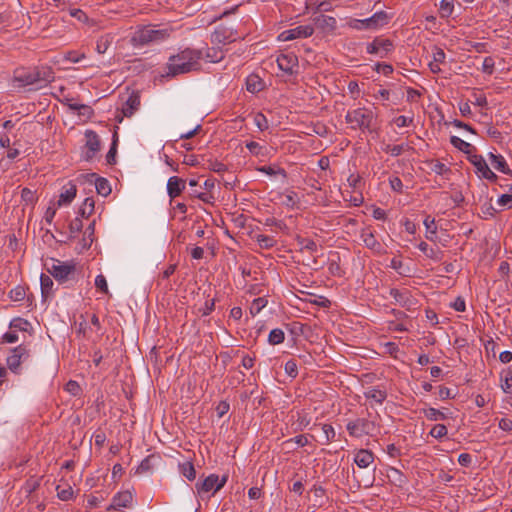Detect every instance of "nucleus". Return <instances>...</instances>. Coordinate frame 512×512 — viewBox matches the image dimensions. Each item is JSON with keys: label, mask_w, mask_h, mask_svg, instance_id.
<instances>
[{"label": "nucleus", "mask_w": 512, "mask_h": 512, "mask_svg": "<svg viewBox=\"0 0 512 512\" xmlns=\"http://www.w3.org/2000/svg\"><path fill=\"white\" fill-rule=\"evenodd\" d=\"M11 327L17 328L21 331H26L28 327L30 326V323L22 318H15L10 323Z\"/></svg>", "instance_id": "nucleus-61"}, {"label": "nucleus", "mask_w": 512, "mask_h": 512, "mask_svg": "<svg viewBox=\"0 0 512 512\" xmlns=\"http://www.w3.org/2000/svg\"><path fill=\"white\" fill-rule=\"evenodd\" d=\"M258 171L262 172V173H265L269 176H273V175H276V174H279L281 175L283 178H286L287 174H286V171L282 168H275V167H272V166H262L260 168H258Z\"/></svg>", "instance_id": "nucleus-51"}, {"label": "nucleus", "mask_w": 512, "mask_h": 512, "mask_svg": "<svg viewBox=\"0 0 512 512\" xmlns=\"http://www.w3.org/2000/svg\"><path fill=\"white\" fill-rule=\"evenodd\" d=\"M265 83L257 74H250L246 78V89L250 93H258L264 89Z\"/></svg>", "instance_id": "nucleus-26"}, {"label": "nucleus", "mask_w": 512, "mask_h": 512, "mask_svg": "<svg viewBox=\"0 0 512 512\" xmlns=\"http://www.w3.org/2000/svg\"><path fill=\"white\" fill-rule=\"evenodd\" d=\"M386 153H389L391 156H399L402 154L403 150H404V146L403 145H390V144H387L385 146V148L383 149Z\"/></svg>", "instance_id": "nucleus-60"}, {"label": "nucleus", "mask_w": 512, "mask_h": 512, "mask_svg": "<svg viewBox=\"0 0 512 512\" xmlns=\"http://www.w3.org/2000/svg\"><path fill=\"white\" fill-rule=\"evenodd\" d=\"M267 305V300L262 298V297H258L256 299L253 300L251 306H250V313L252 316H255L257 315L258 313H260V311Z\"/></svg>", "instance_id": "nucleus-49"}, {"label": "nucleus", "mask_w": 512, "mask_h": 512, "mask_svg": "<svg viewBox=\"0 0 512 512\" xmlns=\"http://www.w3.org/2000/svg\"><path fill=\"white\" fill-rule=\"evenodd\" d=\"M423 223L426 228L425 237L430 241H434L436 238V233H437V226L435 223V219L432 218L431 216H426Z\"/></svg>", "instance_id": "nucleus-37"}, {"label": "nucleus", "mask_w": 512, "mask_h": 512, "mask_svg": "<svg viewBox=\"0 0 512 512\" xmlns=\"http://www.w3.org/2000/svg\"><path fill=\"white\" fill-rule=\"evenodd\" d=\"M26 296V290L23 286H16L9 292V297L12 301L19 302L22 301Z\"/></svg>", "instance_id": "nucleus-50"}, {"label": "nucleus", "mask_w": 512, "mask_h": 512, "mask_svg": "<svg viewBox=\"0 0 512 512\" xmlns=\"http://www.w3.org/2000/svg\"><path fill=\"white\" fill-rule=\"evenodd\" d=\"M246 148L254 156H265L266 147L260 145L258 142L250 141L246 143Z\"/></svg>", "instance_id": "nucleus-45"}, {"label": "nucleus", "mask_w": 512, "mask_h": 512, "mask_svg": "<svg viewBox=\"0 0 512 512\" xmlns=\"http://www.w3.org/2000/svg\"><path fill=\"white\" fill-rule=\"evenodd\" d=\"M253 122L260 131H265L269 128L268 120L266 116L261 112H257L253 116Z\"/></svg>", "instance_id": "nucleus-47"}, {"label": "nucleus", "mask_w": 512, "mask_h": 512, "mask_svg": "<svg viewBox=\"0 0 512 512\" xmlns=\"http://www.w3.org/2000/svg\"><path fill=\"white\" fill-rule=\"evenodd\" d=\"M373 428L374 423L365 418H357L353 421H349L346 425L349 435L355 438L369 435Z\"/></svg>", "instance_id": "nucleus-8"}, {"label": "nucleus", "mask_w": 512, "mask_h": 512, "mask_svg": "<svg viewBox=\"0 0 512 512\" xmlns=\"http://www.w3.org/2000/svg\"><path fill=\"white\" fill-rule=\"evenodd\" d=\"M95 188L97 193L104 197L108 196L111 193L110 183L106 178L103 177L95 178Z\"/></svg>", "instance_id": "nucleus-36"}, {"label": "nucleus", "mask_w": 512, "mask_h": 512, "mask_svg": "<svg viewBox=\"0 0 512 512\" xmlns=\"http://www.w3.org/2000/svg\"><path fill=\"white\" fill-rule=\"evenodd\" d=\"M314 29H320L321 31L327 33L333 31L337 26V21L334 17L319 14L312 19Z\"/></svg>", "instance_id": "nucleus-19"}, {"label": "nucleus", "mask_w": 512, "mask_h": 512, "mask_svg": "<svg viewBox=\"0 0 512 512\" xmlns=\"http://www.w3.org/2000/svg\"><path fill=\"white\" fill-rule=\"evenodd\" d=\"M432 56H433L432 61L439 63V64L444 63L445 58H446V54H445L444 50L441 48H438V47H434Z\"/></svg>", "instance_id": "nucleus-63"}, {"label": "nucleus", "mask_w": 512, "mask_h": 512, "mask_svg": "<svg viewBox=\"0 0 512 512\" xmlns=\"http://www.w3.org/2000/svg\"><path fill=\"white\" fill-rule=\"evenodd\" d=\"M186 187V182L178 176H172L167 181V194L170 199L178 197Z\"/></svg>", "instance_id": "nucleus-22"}, {"label": "nucleus", "mask_w": 512, "mask_h": 512, "mask_svg": "<svg viewBox=\"0 0 512 512\" xmlns=\"http://www.w3.org/2000/svg\"><path fill=\"white\" fill-rule=\"evenodd\" d=\"M389 294L395 302L402 307L410 308L414 305V299L412 298L410 291L407 289L399 290L392 288L390 289Z\"/></svg>", "instance_id": "nucleus-21"}, {"label": "nucleus", "mask_w": 512, "mask_h": 512, "mask_svg": "<svg viewBox=\"0 0 512 512\" xmlns=\"http://www.w3.org/2000/svg\"><path fill=\"white\" fill-rule=\"evenodd\" d=\"M224 58V52L218 47H209L203 53V58L210 63H218Z\"/></svg>", "instance_id": "nucleus-31"}, {"label": "nucleus", "mask_w": 512, "mask_h": 512, "mask_svg": "<svg viewBox=\"0 0 512 512\" xmlns=\"http://www.w3.org/2000/svg\"><path fill=\"white\" fill-rule=\"evenodd\" d=\"M284 370L288 376L295 378L298 374V366H297L296 361L288 360L285 363Z\"/></svg>", "instance_id": "nucleus-54"}, {"label": "nucleus", "mask_w": 512, "mask_h": 512, "mask_svg": "<svg viewBox=\"0 0 512 512\" xmlns=\"http://www.w3.org/2000/svg\"><path fill=\"white\" fill-rule=\"evenodd\" d=\"M169 36L168 29H156L154 26H147L137 30L133 37L134 45H146L152 42H160Z\"/></svg>", "instance_id": "nucleus-4"}, {"label": "nucleus", "mask_w": 512, "mask_h": 512, "mask_svg": "<svg viewBox=\"0 0 512 512\" xmlns=\"http://www.w3.org/2000/svg\"><path fill=\"white\" fill-rule=\"evenodd\" d=\"M83 227L81 217L74 218L69 224V231L71 237H74L77 233L81 231Z\"/></svg>", "instance_id": "nucleus-56"}, {"label": "nucleus", "mask_w": 512, "mask_h": 512, "mask_svg": "<svg viewBox=\"0 0 512 512\" xmlns=\"http://www.w3.org/2000/svg\"><path fill=\"white\" fill-rule=\"evenodd\" d=\"M360 238L365 247L373 251L375 254H383L385 252L384 247L376 239L374 232L370 227H364L361 229Z\"/></svg>", "instance_id": "nucleus-15"}, {"label": "nucleus", "mask_w": 512, "mask_h": 512, "mask_svg": "<svg viewBox=\"0 0 512 512\" xmlns=\"http://www.w3.org/2000/svg\"><path fill=\"white\" fill-rule=\"evenodd\" d=\"M298 202L297 194L293 191L289 192L285 195V198L283 200V204L288 207H294Z\"/></svg>", "instance_id": "nucleus-64"}, {"label": "nucleus", "mask_w": 512, "mask_h": 512, "mask_svg": "<svg viewBox=\"0 0 512 512\" xmlns=\"http://www.w3.org/2000/svg\"><path fill=\"white\" fill-rule=\"evenodd\" d=\"M140 107V96L136 92H132L125 102L122 104L121 113L122 116L116 115V120L121 122L123 117H131Z\"/></svg>", "instance_id": "nucleus-16"}, {"label": "nucleus", "mask_w": 512, "mask_h": 512, "mask_svg": "<svg viewBox=\"0 0 512 512\" xmlns=\"http://www.w3.org/2000/svg\"><path fill=\"white\" fill-rule=\"evenodd\" d=\"M112 38L109 35L101 36L96 43V50L99 54H104L109 48Z\"/></svg>", "instance_id": "nucleus-48"}, {"label": "nucleus", "mask_w": 512, "mask_h": 512, "mask_svg": "<svg viewBox=\"0 0 512 512\" xmlns=\"http://www.w3.org/2000/svg\"><path fill=\"white\" fill-rule=\"evenodd\" d=\"M14 88H24L26 86H35L37 88L34 69H17L12 78Z\"/></svg>", "instance_id": "nucleus-9"}, {"label": "nucleus", "mask_w": 512, "mask_h": 512, "mask_svg": "<svg viewBox=\"0 0 512 512\" xmlns=\"http://www.w3.org/2000/svg\"><path fill=\"white\" fill-rule=\"evenodd\" d=\"M95 286L105 294L109 293L107 280L104 275L99 274L95 278Z\"/></svg>", "instance_id": "nucleus-57"}, {"label": "nucleus", "mask_w": 512, "mask_h": 512, "mask_svg": "<svg viewBox=\"0 0 512 512\" xmlns=\"http://www.w3.org/2000/svg\"><path fill=\"white\" fill-rule=\"evenodd\" d=\"M455 0H441L439 5V13L441 18H448L453 14Z\"/></svg>", "instance_id": "nucleus-41"}, {"label": "nucleus", "mask_w": 512, "mask_h": 512, "mask_svg": "<svg viewBox=\"0 0 512 512\" xmlns=\"http://www.w3.org/2000/svg\"><path fill=\"white\" fill-rule=\"evenodd\" d=\"M202 58V50L185 48L177 54L169 57L166 64V72L163 76L174 77L180 74L200 70Z\"/></svg>", "instance_id": "nucleus-1"}, {"label": "nucleus", "mask_w": 512, "mask_h": 512, "mask_svg": "<svg viewBox=\"0 0 512 512\" xmlns=\"http://www.w3.org/2000/svg\"><path fill=\"white\" fill-rule=\"evenodd\" d=\"M497 204L501 207H508V208H512V193H510L508 191V193L506 194H502L498 199H497Z\"/></svg>", "instance_id": "nucleus-59"}, {"label": "nucleus", "mask_w": 512, "mask_h": 512, "mask_svg": "<svg viewBox=\"0 0 512 512\" xmlns=\"http://www.w3.org/2000/svg\"><path fill=\"white\" fill-rule=\"evenodd\" d=\"M240 36L232 28L226 25H219L211 36V41L214 44H227L236 41Z\"/></svg>", "instance_id": "nucleus-11"}, {"label": "nucleus", "mask_w": 512, "mask_h": 512, "mask_svg": "<svg viewBox=\"0 0 512 512\" xmlns=\"http://www.w3.org/2000/svg\"><path fill=\"white\" fill-rule=\"evenodd\" d=\"M377 114L371 108L358 107L349 110L345 116L346 122L351 129L361 130L363 132H372L376 123Z\"/></svg>", "instance_id": "nucleus-2"}, {"label": "nucleus", "mask_w": 512, "mask_h": 512, "mask_svg": "<svg viewBox=\"0 0 512 512\" xmlns=\"http://www.w3.org/2000/svg\"><path fill=\"white\" fill-rule=\"evenodd\" d=\"M314 26L312 24L300 25L292 29L281 32L278 36L280 41H291L294 39H303L312 36Z\"/></svg>", "instance_id": "nucleus-10"}, {"label": "nucleus", "mask_w": 512, "mask_h": 512, "mask_svg": "<svg viewBox=\"0 0 512 512\" xmlns=\"http://www.w3.org/2000/svg\"><path fill=\"white\" fill-rule=\"evenodd\" d=\"M179 472L188 480H194L196 476L194 465L191 461L185 460L178 464Z\"/></svg>", "instance_id": "nucleus-35"}, {"label": "nucleus", "mask_w": 512, "mask_h": 512, "mask_svg": "<svg viewBox=\"0 0 512 512\" xmlns=\"http://www.w3.org/2000/svg\"><path fill=\"white\" fill-rule=\"evenodd\" d=\"M29 357V352L25 346L19 345L15 347L11 354L7 357L6 363L8 368L14 372L18 373V369L23 361H25Z\"/></svg>", "instance_id": "nucleus-13"}, {"label": "nucleus", "mask_w": 512, "mask_h": 512, "mask_svg": "<svg viewBox=\"0 0 512 512\" xmlns=\"http://www.w3.org/2000/svg\"><path fill=\"white\" fill-rule=\"evenodd\" d=\"M374 460L373 454L368 450H360L355 455L354 461L360 468H367Z\"/></svg>", "instance_id": "nucleus-30"}, {"label": "nucleus", "mask_w": 512, "mask_h": 512, "mask_svg": "<svg viewBox=\"0 0 512 512\" xmlns=\"http://www.w3.org/2000/svg\"><path fill=\"white\" fill-rule=\"evenodd\" d=\"M500 387L504 393H512V369L510 367L500 373Z\"/></svg>", "instance_id": "nucleus-28"}, {"label": "nucleus", "mask_w": 512, "mask_h": 512, "mask_svg": "<svg viewBox=\"0 0 512 512\" xmlns=\"http://www.w3.org/2000/svg\"><path fill=\"white\" fill-rule=\"evenodd\" d=\"M256 241L263 249H270L276 244V240L268 235L259 234L256 236Z\"/></svg>", "instance_id": "nucleus-46"}, {"label": "nucleus", "mask_w": 512, "mask_h": 512, "mask_svg": "<svg viewBox=\"0 0 512 512\" xmlns=\"http://www.w3.org/2000/svg\"><path fill=\"white\" fill-rule=\"evenodd\" d=\"M21 199L26 204H34L36 201L35 192L29 188H23L21 191Z\"/></svg>", "instance_id": "nucleus-55"}, {"label": "nucleus", "mask_w": 512, "mask_h": 512, "mask_svg": "<svg viewBox=\"0 0 512 512\" xmlns=\"http://www.w3.org/2000/svg\"><path fill=\"white\" fill-rule=\"evenodd\" d=\"M322 429V437L321 444L326 445L332 442L335 439L336 432L332 425L330 424H321Z\"/></svg>", "instance_id": "nucleus-38"}, {"label": "nucleus", "mask_w": 512, "mask_h": 512, "mask_svg": "<svg viewBox=\"0 0 512 512\" xmlns=\"http://www.w3.org/2000/svg\"><path fill=\"white\" fill-rule=\"evenodd\" d=\"M162 463V458L158 454H151L144 458L136 469L138 475L149 476L157 470Z\"/></svg>", "instance_id": "nucleus-14"}, {"label": "nucleus", "mask_w": 512, "mask_h": 512, "mask_svg": "<svg viewBox=\"0 0 512 512\" xmlns=\"http://www.w3.org/2000/svg\"><path fill=\"white\" fill-rule=\"evenodd\" d=\"M285 339L284 331L280 328H275L270 331L268 335V342L271 345L281 344Z\"/></svg>", "instance_id": "nucleus-44"}, {"label": "nucleus", "mask_w": 512, "mask_h": 512, "mask_svg": "<svg viewBox=\"0 0 512 512\" xmlns=\"http://www.w3.org/2000/svg\"><path fill=\"white\" fill-rule=\"evenodd\" d=\"M297 242L301 251L305 250L309 251L310 253H315L318 250V245L312 239L298 237Z\"/></svg>", "instance_id": "nucleus-43"}, {"label": "nucleus", "mask_w": 512, "mask_h": 512, "mask_svg": "<svg viewBox=\"0 0 512 512\" xmlns=\"http://www.w3.org/2000/svg\"><path fill=\"white\" fill-rule=\"evenodd\" d=\"M364 396L371 403L382 404L387 398L385 390L379 388H369L364 392Z\"/></svg>", "instance_id": "nucleus-25"}, {"label": "nucleus", "mask_w": 512, "mask_h": 512, "mask_svg": "<svg viewBox=\"0 0 512 512\" xmlns=\"http://www.w3.org/2000/svg\"><path fill=\"white\" fill-rule=\"evenodd\" d=\"M393 49V42L381 37H376L372 42L366 45V51L368 54H374L380 58L387 57Z\"/></svg>", "instance_id": "nucleus-7"}, {"label": "nucleus", "mask_w": 512, "mask_h": 512, "mask_svg": "<svg viewBox=\"0 0 512 512\" xmlns=\"http://www.w3.org/2000/svg\"><path fill=\"white\" fill-rule=\"evenodd\" d=\"M292 419L293 431H303L311 423V417L305 410L297 411L295 415H292Z\"/></svg>", "instance_id": "nucleus-23"}, {"label": "nucleus", "mask_w": 512, "mask_h": 512, "mask_svg": "<svg viewBox=\"0 0 512 512\" xmlns=\"http://www.w3.org/2000/svg\"><path fill=\"white\" fill-rule=\"evenodd\" d=\"M495 61L491 56H487L484 58L482 63V72L488 75H492L494 72Z\"/></svg>", "instance_id": "nucleus-53"}, {"label": "nucleus", "mask_w": 512, "mask_h": 512, "mask_svg": "<svg viewBox=\"0 0 512 512\" xmlns=\"http://www.w3.org/2000/svg\"><path fill=\"white\" fill-rule=\"evenodd\" d=\"M450 142L455 148L464 152L468 156H470L471 154H473L476 151V148L473 145L462 140L461 138H459L457 136H451Z\"/></svg>", "instance_id": "nucleus-33"}, {"label": "nucleus", "mask_w": 512, "mask_h": 512, "mask_svg": "<svg viewBox=\"0 0 512 512\" xmlns=\"http://www.w3.org/2000/svg\"><path fill=\"white\" fill-rule=\"evenodd\" d=\"M53 280L49 275L41 274L40 276V288L41 294L44 301H46L51 295L53 290Z\"/></svg>", "instance_id": "nucleus-29"}, {"label": "nucleus", "mask_w": 512, "mask_h": 512, "mask_svg": "<svg viewBox=\"0 0 512 512\" xmlns=\"http://www.w3.org/2000/svg\"><path fill=\"white\" fill-rule=\"evenodd\" d=\"M134 490H124L115 494L112 498L111 507L117 511L121 508H131L133 506Z\"/></svg>", "instance_id": "nucleus-18"}, {"label": "nucleus", "mask_w": 512, "mask_h": 512, "mask_svg": "<svg viewBox=\"0 0 512 512\" xmlns=\"http://www.w3.org/2000/svg\"><path fill=\"white\" fill-rule=\"evenodd\" d=\"M45 269L58 282L64 283L73 278L76 265L72 261H60L58 259L51 258L45 263Z\"/></svg>", "instance_id": "nucleus-3"}, {"label": "nucleus", "mask_w": 512, "mask_h": 512, "mask_svg": "<svg viewBox=\"0 0 512 512\" xmlns=\"http://www.w3.org/2000/svg\"><path fill=\"white\" fill-rule=\"evenodd\" d=\"M55 490L58 498L62 501L71 500L74 496V490L70 485V482H60L56 485Z\"/></svg>", "instance_id": "nucleus-27"}, {"label": "nucleus", "mask_w": 512, "mask_h": 512, "mask_svg": "<svg viewBox=\"0 0 512 512\" xmlns=\"http://www.w3.org/2000/svg\"><path fill=\"white\" fill-rule=\"evenodd\" d=\"M389 21V16L387 13L380 11L374 13L371 17H369V22L371 24V30L379 29L386 25Z\"/></svg>", "instance_id": "nucleus-34"}, {"label": "nucleus", "mask_w": 512, "mask_h": 512, "mask_svg": "<svg viewBox=\"0 0 512 512\" xmlns=\"http://www.w3.org/2000/svg\"><path fill=\"white\" fill-rule=\"evenodd\" d=\"M76 196V187L74 185H70L68 188H65L59 195V199L57 201V206L61 207L64 205L70 204Z\"/></svg>", "instance_id": "nucleus-32"}, {"label": "nucleus", "mask_w": 512, "mask_h": 512, "mask_svg": "<svg viewBox=\"0 0 512 512\" xmlns=\"http://www.w3.org/2000/svg\"><path fill=\"white\" fill-rule=\"evenodd\" d=\"M425 417L431 421L445 420L447 419V414L444 411L438 410L436 408H427L423 411Z\"/></svg>", "instance_id": "nucleus-42"}, {"label": "nucleus", "mask_w": 512, "mask_h": 512, "mask_svg": "<svg viewBox=\"0 0 512 512\" xmlns=\"http://www.w3.org/2000/svg\"><path fill=\"white\" fill-rule=\"evenodd\" d=\"M85 145L82 149V158L86 161H90L101 149V141L98 134L93 130L85 131Z\"/></svg>", "instance_id": "nucleus-5"}, {"label": "nucleus", "mask_w": 512, "mask_h": 512, "mask_svg": "<svg viewBox=\"0 0 512 512\" xmlns=\"http://www.w3.org/2000/svg\"><path fill=\"white\" fill-rule=\"evenodd\" d=\"M430 435L440 439L447 435V427L444 424H436L430 430Z\"/></svg>", "instance_id": "nucleus-52"}, {"label": "nucleus", "mask_w": 512, "mask_h": 512, "mask_svg": "<svg viewBox=\"0 0 512 512\" xmlns=\"http://www.w3.org/2000/svg\"><path fill=\"white\" fill-rule=\"evenodd\" d=\"M226 482H197L193 493L202 500H209L216 492L221 490Z\"/></svg>", "instance_id": "nucleus-12"}, {"label": "nucleus", "mask_w": 512, "mask_h": 512, "mask_svg": "<svg viewBox=\"0 0 512 512\" xmlns=\"http://www.w3.org/2000/svg\"><path fill=\"white\" fill-rule=\"evenodd\" d=\"M488 158L494 169L506 175H512V170L509 168L505 158L501 154H494L490 152L488 154Z\"/></svg>", "instance_id": "nucleus-24"}, {"label": "nucleus", "mask_w": 512, "mask_h": 512, "mask_svg": "<svg viewBox=\"0 0 512 512\" xmlns=\"http://www.w3.org/2000/svg\"><path fill=\"white\" fill-rule=\"evenodd\" d=\"M94 207H95V202H94L93 198L87 197L83 201L81 207L79 208V211H78L79 216L81 218L89 217L93 213Z\"/></svg>", "instance_id": "nucleus-40"}, {"label": "nucleus", "mask_w": 512, "mask_h": 512, "mask_svg": "<svg viewBox=\"0 0 512 512\" xmlns=\"http://www.w3.org/2000/svg\"><path fill=\"white\" fill-rule=\"evenodd\" d=\"M291 443H295L298 447H304L308 444V438L305 435H298L284 442L285 445H290Z\"/></svg>", "instance_id": "nucleus-58"}, {"label": "nucleus", "mask_w": 512, "mask_h": 512, "mask_svg": "<svg viewBox=\"0 0 512 512\" xmlns=\"http://www.w3.org/2000/svg\"><path fill=\"white\" fill-rule=\"evenodd\" d=\"M468 160L475 167V172L479 178H484L491 182H495L497 180V175L489 168L486 160L482 155L476 154L474 152L468 156Z\"/></svg>", "instance_id": "nucleus-6"}, {"label": "nucleus", "mask_w": 512, "mask_h": 512, "mask_svg": "<svg viewBox=\"0 0 512 512\" xmlns=\"http://www.w3.org/2000/svg\"><path fill=\"white\" fill-rule=\"evenodd\" d=\"M276 62L278 68L288 75H292L298 67V57L294 53L280 54Z\"/></svg>", "instance_id": "nucleus-17"}, {"label": "nucleus", "mask_w": 512, "mask_h": 512, "mask_svg": "<svg viewBox=\"0 0 512 512\" xmlns=\"http://www.w3.org/2000/svg\"><path fill=\"white\" fill-rule=\"evenodd\" d=\"M37 89H41L47 86L50 82L54 80V72L51 67L41 66L34 68Z\"/></svg>", "instance_id": "nucleus-20"}, {"label": "nucleus", "mask_w": 512, "mask_h": 512, "mask_svg": "<svg viewBox=\"0 0 512 512\" xmlns=\"http://www.w3.org/2000/svg\"><path fill=\"white\" fill-rule=\"evenodd\" d=\"M374 69L378 73H381V74H383L385 76H388V75H390L393 72L392 65L386 64V63H376Z\"/></svg>", "instance_id": "nucleus-62"}, {"label": "nucleus", "mask_w": 512, "mask_h": 512, "mask_svg": "<svg viewBox=\"0 0 512 512\" xmlns=\"http://www.w3.org/2000/svg\"><path fill=\"white\" fill-rule=\"evenodd\" d=\"M418 248L425 254L426 257L439 261L441 259V252L431 248L426 242L422 241L418 244Z\"/></svg>", "instance_id": "nucleus-39"}]
</instances>
